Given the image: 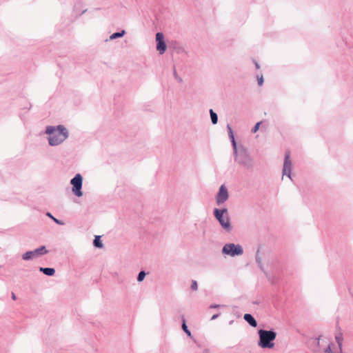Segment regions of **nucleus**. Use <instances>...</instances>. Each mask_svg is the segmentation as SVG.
Segmentation results:
<instances>
[{"label": "nucleus", "mask_w": 353, "mask_h": 353, "mask_svg": "<svg viewBox=\"0 0 353 353\" xmlns=\"http://www.w3.org/2000/svg\"><path fill=\"white\" fill-rule=\"evenodd\" d=\"M261 123V121H259V122L256 123L255 126L252 130V132L253 133H255V132H256L258 131V130L259 129V126H260Z\"/></svg>", "instance_id": "19"}, {"label": "nucleus", "mask_w": 353, "mask_h": 353, "mask_svg": "<svg viewBox=\"0 0 353 353\" xmlns=\"http://www.w3.org/2000/svg\"><path fill=\"white\" fill-rule=\"evenodd\" d=\"M228 192L225 185H222L216 196V203L218 205L224 203L228 199Z\"/></svg>", "instance_id": "9"}, {"label": "nucleus", "mask_w": 353, "mask_h": 353, "mask_svg": "<svg viewBox=\"0 0 353 353\" xmlns=\"http://www.w3.org/2000/svg\"><path fill=\"white\" fill-rule=\"evenodd\" d=\"M336 343L330 342L328 339L321 336L318 339L319 347L325 353H342L343 336L339 330L335 334Z\"/></svg>", "instance_id": "1"}, {"label": "nucleus", "mask_w": 353, "mask_h": 353, "mask_svg": "<svg viewBox=\"0 0 353 353\" xmlns=\"http://www.w3.org/2000/svg\"><path fill=\"white\" fill-rule=\"evenodd\" d=\"M12 299H13L14 300H15V299H16V296H15V294H14V293H12Z\"/></svg>", "instance_id": "24"}, {"label": "nucleus", "mask_w": 353, "mask_h": 353, "mask_svg": "<svg viewBox=\"0 0 353 353\" xmlns=\"http://www.w3.org/2000/svg\"><path fill=\"white\" fill-rule=\"evenodd\" d=\"M52 219L54 220V222H56L58 224H60V225H62L63 223H61V221H59L58 219H55L54 217H52Z\"/></svg>", "instance_id": "22"}, {"label": "nucleus", "mask_w": 353, "mask_h": 353, "mask_svg": "<svg viewBox=\"0 0 353 353\" xmlns=\"http://www.w3.org/2000/svg\"><path fill=\"white\" fill-rule=\"evenodd\" d=\"M46 133L50 134L48 139L49 143L51 145L60 144L68 137L65 128L61 125H59L57 128L52 126H48L46 129Z\"/></svg>", "instance_id": "2"}, {"label": "nucleus", "mask_w": 353, "mask_h": 353, "mask_svg": "<svg viewBox=\"0 0 353 353\" xmlns=\"http://www.w3.org/2000/svg\"><path fill=\"white\" fill-rule=\"evenodd\" d=\"M214 215L216 218L219 220L221 225L227 230L230 229V219L228 214V211L226 209L223 210H219L215 209L214 210Z\"/></svg>", "instance_id": "4"}, {"label": "nucleus", "mask_w": 353, "mask_h": 353, "mask_svg": "<svg viewBox=\"0 0 353 353\" xmlns=\"http://www.w3.org/2000/svg\"><path fill=\"white\" fill-rule=\"evenodd\" d=\"M182 328L183 330V331L188 335V336H190L191 335V333L190 332V330L188 329V327L186 325V323H185V321L183 319V325H182Z\"/></svg>", "instance_id": "16"}, {"label": "nucleus", "mask_w": 353, "mask_h": 353, "mask_svg": "<svg viewBox=\"0 0 353 353\" xmlns=\"http://www.w3.org/2000/svg\"><path fill=\"white\" fill-rule=\"evenodd\" d=\"M244 319L252 326L256 327L257 325V323L256 320L253 318V316L250 314H245L244 315Z\"/></svg>", "instance_id": "11"}, {"label": "nucleus", "mask_w": 353, "mask_h": 353, "mask_svg": "<svg viewBox=\"0 0 353 353\" xmlns=\"http://www.w3.org/2000/svg\"><path fill=\"white\" fill-rule=\"evenodd\" d=\"M157 50L161 54H163L166 50V45L163 41V34L161 32L156 34Z\"/></svg>", "instance_id": "8"}, {"label": "nucleus", "mask_w": 353, "mask_h": 353, "mask_svg": "<svg viewBox=\"0 0 353 353\" xmlns=\"http://www.w3.org/2000/svg\"><path fill=\"white\" fill-rule=\"evenodd\" d=\"M257 81H258V85L259 86H261L263 85V76H261V77H257Z\"/></svg>", "instance_id": "20"}, {"label": "nucleus", "mask_w": 353, "mask_h": 353, "mask_svg": "<svg viewBox=\"0 0 353 353\" xmlns=\"http://www.w3.org/2000/svg\"><path fill=\"white\" fill-rule=\"evenodd\" d=\"M259 335L260 338L259 345L260 347L263 348H272L274 347V343L272 341L275 339L276 336L274 332L260 330Z\"/></svg>", "instance_id": "3"}, {"label": "nucleus", "mask_w": 353, "mask_h": 353, "mask_svg": "<svg viewBox=\"0 0 353 353\" xmlns=\"http://www.w3.org/2000/svg\"><path fill=\"white\" fill-rule=\"evenodd\" d=\"M218 317V314H214L212 316V320H214L215 319H216Z\"/></svg>", "instance_id": "23"}, {"label": "nucleus", "mask_w": 353, "mask_h": 353, "mask_svg": "<svg viewBox=\"0 0 353 353\" xmlns=\"http://www.w3.org/2000/svg\"><path fill=\"white\" fill-rule=\"evenodd\" d=\"M191 288L194 290H196L197 288H198V285H197V283L196 281H192V285H191Z\"/></svg>", "instance_id": "21"}, {"label": "nucleus", "mask_w": 353, "mask_h": 353, "mask_svg": "<svg viewBox=\"0 0 353 353\" xmlns=\"http://www.w3.org/2000/svg\"><path fill=\"white\" fill-rule=\"evenodd\" d=\"M82 176L79 174H77L71 180V184L73 185L72 192L77 196H82V192L81 190L82 186Z\"/></svg>", "instance_id": "7"}, {"label": "nucleus", "mask_w": 353, "mask_h": 353, "mask_svg": "<svg viewBox=\"0 0 353 353\" xmlns=\"http://www.w3.org/2000/svg\"><path fill=\"white\" fill-rule=\"evenodd\" d=\"M94 246L99 248H103V244L100 240V236H95V239L94 240Z\"/></svg>", "instance_id": "14"}, {"label": "nucleus", "mask_w": 353, "mask_h": 353, "mask_svg": "<svg viewBox=\"0 0 353 353\" xmlns=\"http://www.w3.org/2000/svg\"><path fill=\"white\" fill-rule=\"evenodd\" d=\"M223 253L232 256L241 255L243 254V248L240 245L228 243L223 246Z\"/></svg>", "instance_id": "5"}, {"label": "nucleus", "mask_w": 353, "mask_h": 353, "mask_svg": "<svg viewBox=\"0 0 353 353\" xmlns=\"http://www.w3.org/2000/svg\"><path fill=\"white\" fill-rule=\"evenodd\" d=\"M290 152H287L285 156V161L283 164V175L286 174L288 177H290L291 174V169H292V162L290 159Z\"/></svg>", "instance_id": "10"}, {"label": "nucleus", "mask_w": 353, "mask_h": 353, "mask_svg": "<svg viewBox=\"0 0 353 353\" xmlns=\"http://www.w3.org/2000/svg\"><path fill=\"white\" fill-rule=\"evenodd\" d=\"M255 65H256V68L257 69H259V65L258 63H256H256H255Z\"/></svg>", "instance_id": "25"}, {"label": "nucleus", "mask_w": 353, "mask_h": 353, "mask_svg": "<svg viewBox=\"0 0 353 353\" xmlns=\"http://www.w3.org/2000/svg\"><path fill=\"white\" fill-rule=\"evenodd\" d=\"M210 117H211L212 123L216 124L218 121L217 114L215 112H214V111L212 110H210Z\"/></svg>", "instance_id": "13"}, {"label": "nucleus", "mask_w": 353, "mask_h": 353, "mask_svg": "<svg viewBox=\"0 0 353 353\" xmlns=\"http://www.w3.org/2000/svg\"><path fill=\"white\" fill-rule=\"evenodd\" d=\"M219 307V305H213V306L212 305V306H211V307Z\"/></svg>", "instance_id": "26"}, {"label": "nucleus", "mask_w": 353, "mask_h": 353, "mask_svg": "<svg viewBox=\"0 0 353 353\" xmlns=\"http://www.w3.org/2000/svg\"><path fill=\"white\" fill-rule=\"evenodd\" d=\"M125 34V30H123L122 32H115L114 34H112L111 36H110V39H116V38H118V37H122L123 34Z\"/></svg>", "instance_id": "15"}, {"label": "nucleus", "mask_w": 353, "mask_h": 353, "mask_svg": "<svg viewBox=\"0 0 353 353\" xmlns=\"http://www.w3.org/2000/svg\"><path fill=\"white\" fill-rule=\"evenodd\" d=\"M47 215H48V216H50V218H52V217H53V216H52L50 213H48V214H47Z\"/></svg>", "instance_id": "27"}, {"label": "nucleus", "mask_w": 353, "mask_h": 353, "mask_svg": "<svg viewBox=\"0 0 353 353\" xmlns=\"http://www.w3.org/2000/svg\"><path fill=\"white\" fill-rule=\"evenodd\" d=\"M48 252V251L46 250V247L41 246V248H37L33 251H29L26 252L25 254H23L22 258L23 260L27 261L41 256Z\"/></svg>", "instance_id": "6"}, {"label": "nucleus", "mask_w": 353, "mask_h": 353, "mask_svg": "<svg viewBox=\"0 0 353 353\" xmlns=\"http://www.w3.org/2000/svg\"><path fill=\"white\" fill-rule=\"evenodd\" d=\"M228 130H229L230 137L232 138V143H233L234 148H236V142H235V140H234V138L233 136L232 129L230 126H228Z\"/></svg>", "instance_id": "17"}, {"label": "nucleus", "mask_w": 353, "mask_h": 353, "mask_svg": "<svg viewBox=\"0 0 353 353\" xmlns=\"http://www.w3.org/2000/svg\"><path fill=\"white\" fill-rule=\"evenodd\" d=\"M39 270L48 276L54 275L55 270L50 268H40Z\"/></svg>", "instance_id": "12"}, {"label": "nucleus", "mask_w": 353, "mask_h": 353, "mask_svg": "<svg viewBox=\"0 0 353 353\" xmlns=\"http://www.w3.org/2000/svg\"><path fill=\"white\" fill-rule=\"evenodd\" d=\"M145 276V272L143 271H141L139 272V274L138 275L137 280L139 281H142L144 279Z\"/></svg>", "instance_id": "18"}]
</instances>
